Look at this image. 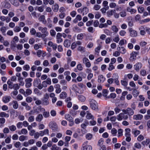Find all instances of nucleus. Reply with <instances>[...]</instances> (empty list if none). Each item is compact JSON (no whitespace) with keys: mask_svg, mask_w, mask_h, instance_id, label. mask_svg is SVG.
Segmentation results:
<instances>
[{"mask_svg":"<svg viewBox=\"0 0 150 150\" xmlns=\"http://www.w3.org/2000/svg\"><path fill=\"white\" fill-rule=\"evenodd\" d=\"M90 107L93 110H97L98 109V105L97 102L93 99H90L89 100Z\"/></svg>","mask_w":150,"mask_h":150,"instance_id":"nucleus-1","label":"nucleus"},{"mask_svg":"<svg viewBox=\"0 0 150 150\" xmlns=\"http://www.w3.org/2000/svg\"><path fill=\"white\" fill-rule=\"evenodd\" d=\"M49 96L47 93L45 94L42 99V104L45 105H47L49 104Z\"/></svg>","mask_w":150,"mask_h":150,"instance_id":"nucleus-2","label":"nucleus"},{"mask_svg":"<svg viewBox=\"0 0 150 150\" xmlns=\"http://www.w3.org/2000/svg\"><path fill=\"white\" fill-rule=\"evenodd\" d=\"M49 126L52 130L55 131H57V126L55 122L51 121L50 122L49 124Z\"/></svg>","mask_w":150,"mask_h":150,"instance_id":"nucleus-3","label":"nucleus"},{"mask_svg":"<svg viewBox=\"0 0 150 150\" xmlns=\"http://www.w3.org/2000/svg\"><path fill=\"white\" fill-rule=\"evenodd\" d=\"M32 81V79L31 78H27L25 79V86L26 88H30L31 86L32 83L31 82Z\"/></svg>","mask_w":150,"mask_h":150,"instance_id":"nucleus-4","label":"nucleus"},{"mask_svg":"<svg viewBox=\"0 0 150 150\" xmlns=\"http://www.w3.org/2000/svg\"><path fill=\"white\" fill-rule=\"evenodd\" d=\"M129 32L130 33V35L132 37H135L137 35V32L135 30H133L132 28H129Z\"/></svg>","mask_w":150,"mask_h":150,"instance_id":"nucleus-5","label":"nucleus"},{"mask_svg":"<svg viewBox=\"0 0 150 150\" xmlns=\"http://www.w3.org/2000/svg\"><path fill=\"white\" fill-rule=\"evenodd\" d=\"M117 50L120 53L125 54L126 52V49L123 47H118L117 48Z\"/></svg>","mask_w":150,"mask_h":150,"instance_id":"nucleus-6","label":"nucleus"},{"mask_svg":"<svg viewBox=\"0 0 150 150\" xmlns=\"http://www.w3.org/2000/svg\"><path fill=\"white\" fill-rule=\"evenodd\" d=\"M143 117V115L141 114H137L134 115L133 116V119L136 120H142Z\"/></svg>","mask_w":150,"mask_h":150,"instance_id":"nucleus-7","label":"nucleus"},{"mask_svg":"<svg viewBox=\"0 0 150 150\" xmlns=\"http://www.w3.org/2000/svg\"><path fill=\"white\" fill-rule=\"evenodd\" d=\"M11 97L10 96H4L2 98V101L4 103H8L11 100Z\"/></svg>","mask_w":150,"mask_h":150,"instance_id":"nucleus-8","label":"nucleus"},{"mask_svg":"<svg viewBox=\"0 0 150 150\" xmlns=\"http://www.w3.org/2000/svg\"><path fill=\"white\" fill-rule=\"evenodd\" d=\"M39 109L40 110H42L43 111H45V109L43 108H41L40 107L39 108ZM43 115L44 117L47 118L50 116V113L49 112L44 111L43 113Z\"/></svg>","mask_w":150,"mask_h":150,"instance_id":"nucleus-9","label":"nucleus"},{"mask_svg":"<svg viewBox=\"0 0 150 150\" xmlns=\"http://www.w3.org/2000/svg\"><path fill=\"white\" fill-rule=\"evenodd\" d=\"M142 66V64L140 62H138L134 65V67L135 70L138 71Z\"/></svg>","mask_w":150,"mask_h":150,"instance_id":"nucleus-10","label":"nucleus"},{"mask_svg":"<svg viewBox=\"0 0 150 150\" xmlns=\"http://www.w3.org/2000/svg\"><path fill=\"white\" fill-rule=\"evenodd\" d=\"M105 78L102 75H100L98 77V82L100 83H103L105 80Z\"/></svg>","mask_w":150,"mask_h":150,"instance_id":"nucleus-11","label":"nucleus"},{"mask_svg":"<svg viewBox=\"0 0 150 150\" xmlns=\"http://www.w3.org/2000/svg\"><path fill=\"white\" fill-rule=\"evenodd\" d=\"M61 33H57L56 35L57 41L58 43H61L62 41V39L61 38Z\"/></svg>","mask_w":150,"mask_h":150,"instance_id":"nucleus-12","label":"nucleus"},{"mask_svg":"<svg viewBox=\"0 0 150 150\" xmlns=\"http://www.w3.org/2000/svg\"><path fill=\"white\" fill-rule=\"evenodd\" d=\"M38 20L42 22L44 24H46L47 23V21L45 19V17L44 15L40 16L39 17Z\"/></svg>","mask_w":150,"mask_h":150,"instance_id":"nucleus-13","label":"nucleus"},{"mask_svg":"<svg viewBox=\"0 0 150 150\" xmlns=\"http://www.w3.org/2000/svg\"><path fill=\"white\" fill-rule=\"evenodd\" d=\"M139 54V52H132L131 55V58H132V60L133 61L135 59V58Z\"/></svg>","mask_w":150,"mask_h":150,"instance_id":"nucleus-14","label":"nucleus"},{"mask_svg":"<svg viewBox=\"0 0 150 150\" xmlns=\"http://www.w3.org/2000/svg\"><path fill=\"white\" fill-rule=\"evenodd\" d=\"M71 44V41L68 39L65 40L64 42V45L65 47H70Z\"/></svg>","mask_w":150,"mask_h":150,"instance_id":"nucleus-15","label":"nucleus"},{"mask_svg":"<svg viewBox=\"0 0 150 150\" xmlns=\"http://www.w3.org/2000/svg\"><path fill=\"white\" fill-rule=\"evenodd\" d=\"M54 87L56 89L55 92L57 93H59L61 91V89L60 86L59 84H57L55 85Z\"/></svg>","mask_w":150,"mask_h":150,"instance_id":"nucleus-16","label":"nucleus"},{"mask_svg":"<svg viewBox=\"0 0 150 150\" xmlns=\"http://www.w3.org/2000/svg\"><path fill=\"white\" fill-rule=\"evenodd\" d=\"M59 6L56 3L52 6V8L54 12H57L59 10Z\"/></svg>","mask_w":150,"mask_h":150,"instance_id":"nucleus-17","label":"nucleus"},{"mask_svg":"<svg viewBox=\"0 0 150 150\" xmlns=\"http://www.w3.org/2000/svg\"><path fill=\"white\" fill-rule=\"evenodd\" d=\"M82 19V17L80 15H78L76 16L75 18L73 20V22L74 23H76L78 22V21H80Z\"/></svg>","mask_w":150,"mask_h":150,"instance_id":"nucleus-18","label":"nucleus"},{"mask_svg":"<svg viewBox=\"0 0 150 150\" xmlns=\"http://www.w3.org/2000/svg\"><path fill=\"white\" fill-rule=\"evenodd\" d=\"M65 119L70 122H72L73 121V118L69 114H66L65 115Z\"/></svg>","mask_w":150,"mask_h":150,"instance_id":"nucleus-19","label":"nucleus"},{"mask_svg":"<svg viewBox=\"0 0 150 150\" xmlns=\"http://www.w3.org/2000/svg\"><path fill=\"white\" fill-rule=\"evenodd\" d=\"M116 12L115 10H111L108 11L107 12V15L108 17H110L112 16L113 14Z\"/></svg>","mask_w":150,"mask_h":150,"instance_id":"nucleus-20","label":"nucleus"},{"mask_svg":"<svg viewBox=\"0 0 150 150\" xmlns=\"http://www.w3.org/2000/svg\"><path fill=\"white\" fill-rule=\"evenodd\" d=\"M92 147L91 145H86L83 146L81 148V150H91Z\"/></svg>","mask_w":150,"mask_h":150,"instance_id":"nucleus-21","label":"nucleus"},{"mask_svg":"<svg viewBox=\"0 0 150 150\" xmlns=\"http://www.w3.org/2000/svg\"><path fill=\"white\" fill-rule=\"evenodd\" d=\"M127 21L129 26L132 27L133 25L132 18V17H129L128 18Z\"/></svg>","mask_w":150,"mask_h":150,"instance_id":"nucleus-22","label":"nucleus"},{"mask_svg":"<svg viewBox=\"0 0 150 150\" xmlns=\"http://www.w3.org/2000/svg\"><path fill=\"white\" fill-rule=\"evenodd\" d=\"M43 118L42 115L41 114H39L35 118V120L37 121L40 122Z\"/></svg>","mask_w":150,"mask_h":150,"instance_id":"nucleus-23","label":"nucleus"},{"mask_svg":"<svg viewBox=\"0 0 150 150\" xmlns=\"http://www.w3.org/2000/svg\"><path fill=\"white\" fill-rule=\"evenodd\" d=\"M47 29L46 27H44L43 28L42 30L41 31L42 33H43L42 34L45 35V36L46 37L49 34V33L47 31Z\"/></svg>","mask_w":150,"mask_h":150,"instance_id":"nucleus-24","label":"nucleus"},{"mask_svg":"<svg viewBox=\"0 0 150 150\" xmlns=\"http://www.w3.org/2000/svg\"><path fill=\"white\" fill-rule=\"evenodd\" d=\"M124 113H121L117 115V119L118 121H120L123 119Z\"/></svg>","mask_w":150,"mask_h":150,"instance_id":"nucleus-25","label":"nucleus"},{"mask_svg":"<svg viewBox=\"0 0 150 150\" xmlns=\"http://www.w3.org/2000/svg\"><path fill=\"white\" fill-rule=\"evenodd\" d=\"M133 90L132 94L134 97H137L139 94V91L137 90L136 89H132Z\"/></svg>","mask_w":150,"mask_h":150,"instance_id":"nucleus-26","label":"nucleus"},{"mask_svg":"<svg viewBox=\"0 0 150 150\" xmlns=\"http://www.w3.org/2000/svg\"><path fill=\"white\" fill-rule=\"evenodd\" d=\"M40 136H42L44 134H48L49 133V130L47 129H44L43 131H41L40 132Z\"/></svg>","mask_w":150,"mask_h":150,"instance_id":"nucleus-27","label":"nucleus"},{"mask_svg":"<svg viewBox=\"0 0 150 150\" xmlns=\"http://www.w3.org/2000/svg\"><path fill=\"white\" fill-rule=\"evenodd\" d=\"M67 96V93L65 92H62L59 95V97L61 99H64Z\"/></svg>","mask_w":150,"mask_h":150,"instance_id":"nucleus-28","label":"nucleus"},{"mask_svg":"<svg viewBox=\"0 0 150 150\" xmlns=\"http://www.w3.org/2000/svg\"><path fill=\"white\" fill-rule=\"evenodd\" d=\"M127 114L129 116L132 115L134 114L133 110L132 108H127Z\"/></svg>","mask_w":150,"mask_h":150,"instance_id":"nucleus-29","label":"nucleus"},{"mask_svg":"<svg viewBox=\"0 0 150 150\" xmlns=\"http://www.w3.org/2000/svg\"><path fill=\"white\" fill-rule=\"evenodd\" d=\"M86 113V118L88 119H94L93 116L92 115L91 113L89 112V111H87Z\"/></svg>","mask_w":150,"mask_h":150,"instance_id":"nucleus-30","label":"nucleus"},{"mask_svg":"<svg viewBox=\"0 0 150 150\" xmlns=\"http://www.w3.org/2000/svg\"><path fill=\"white\" fill-rule=\"evenodd\" d=\"M11 3L14 6H19V3L17 1V0H11Z\"/></svg>","mask_w":150,"mask_h":150,"instance_id":"nucleus-31","label":"nucleus"},{"mask_svg":"<svg viewBox=\"0 0 150 150\" xmlns=\"http://www.w3.org/2000/svg\"><path fill=\"white\" fill-rule=\"evenodd\" d=\"M111 29L115 33H117L118 31V28L115 25H113L111 26Z\"/></svg>","mask_w":150,"mask_h":150,"instance_id":"nucleus-32","label":"nucleus"},{"mask_svg":"<svg viewBox=\"0 0 150 150\" xmlns=\"http://www.w3.org/2000/svg\"><path fill=\"white\" fill-rule=\"evenodd\" d=\"M28 139V137L23 135H21L19 137V140L21 141H23Z\"/></svg>","mask_w":150,"mask_h":150,"instance_id":"nucleus-33","label":"nucleus"},{"mask_svg":"<svg viewBox=\"0 0 150 150\" xmlns=\"http://www.w3.org/2000/svg\"><path fill=\"white\" fill-rule=\"evenodd\" d=\"M32 91L30 89H27L25 91V97L30 95L32 93Z\"/></svg>","mask_w":150,"mask_h":150,"instance_id":"nucleus-34","label":"nucleus"},{"mask_svg":"<svg viewBox=\"0 0 150 150\" xmlns=\"http://www.w3.org/2000/svg\"><path fill=\"white\" fill-rule=\"evenodd\" d=\"M0 117L1 118H3L4 117L8 118L9 117V115L5 112H2L0 113Z\"/></svg>","mask_w":150,"mask_h":150,"instance_id":"nucleus-35","label":"nucleus"},{"mask_svg":"<svg viewBox=\"0 0 150 150\" xmlns=\"http://www.w3.org/2000/svg\"><path fill=\"white\" fill-rule=\"evenodd\" d=\"M127 10L128 12H130L132 14H133L135 13L137 11L136 10L134 9H131L129 7H127Z\"/></svg>","mask_w":150,"mask_h":150,"instance_id":"nucleus-36","label":"nucleus"},{"mask_svg":"<svg viewBox=\"0 0 150 150\" xmlns=\"http://www.w3.org/2000/svg\"><path fill=\"white\" fill-rule=\"evenodd\" d=\"M45 35L41 33L40 32H38L36 33V36L38 38H44L46 37L45 36Z\"/></svg>","mask_w":150,"mask_h":150,"instance_id":"nucleus-37","label":"nucleus"},{"mask_svg":"<svg viewBox=\"0 0 150 150\" xmlns=\"http://www.w3.org/2000/svg\"><path fill=\"white\" fill-rule=\"evenodd\" d=\"M88 12V8L86 7L82 8V13L83 15L87 14Z\"/></svg>","mask_w":150,"mask_h":150,"instance_id":"nucleus-38","label":"nucleus"},{"mask_svg":"<svg viewBox=\"0 0 150 150\" xmlns=\"http://www.w3.org/2000/svg\"><path fill=\"white\" fill-rule=\"evenodd\" d=\"M28 133V131L27 130L25 129H22L21 130V132H18V134H26Z\"/></svg>","mask_w":150,"mask_h":150,"instance_id":"nucleus-39","label":"nucleus"},{"mask_svg":"<svg viewBox=\"0 0 150 150\" xmlns=\"http://www.w3.org/2000/svg\"><path fill=\"white\" fill-rule=\"evenodd\" d=\"M13 108L15 109H17L18 107L17 102L16 100H13Z\"/></svg>","mask_w":150,"mask_h":150,"instance_id":"nucleus-40","label":"nucleus"},{"mask_svg":"<svg viewBox=\"0 0 150 150\" xmlns=\"http://www.w3.org/2000/svg\"><path fill=\"white\" fill-rule=\"evenodd\" d=\"M79 99L81 102H84L86 100V98L83 96L80 95L79 96Z\"/></svg>","mask_w":150,"mask_h":150,"instance_id":"nucleus-41","label":"nucleus"},{"mask_svg":"<svg viewBox=\"0 0 150 150\" xmlns=\"http://www.w3.org/2000/svg\"><path fill=\"white\" fill-rule=\"evenodd\" d=\"M150 142V139H146V140L143 141L142 142V144L144 146L145 145H147Z\"/></svg>","mask_w":150,"mask_h":150,"instance_id":"nucleus-42","label":"nucleus"},{"mask_svg":"<svg viewBox=\"0 0 150 150\" xmlns=\"http://www.w3.org/2000/svg\"><path fill=\"white\" fill-rule=\"evenodd\" d=\"M125 136H130V129L129 128H126L125 130Z\"/></svg>","mask_w":150,"mask_h":150,"instance_id":"nucleus-43","label":"nucleus"},{"mask_svg":"<svg viewBox=\"0 0 150 150\" xmlns=\"http://www.w3.org/2000/svg\"><path fill=\"white\" fill-rule=\"evenodd\" d=\"M9 130L11 131H14L16 129V126L14 125H12L9 126Z\"/></svg>","mask_w":150,"mask_h":150,"instance_id":"nucleus-44","label":"nucleus"},{"mask_svg":"<svg viewBox=\"0 0 150 150\" xmlns=\"http://www.w3.org/2000/svg\"><path fill=\"white\" fill-rule=\"evenodd\" d=\"M44 53L43 51H42L40 50H38L37 52V55L39 57H40L41 55L43 56Z\"/></svg>","mask_w":150,"mask_h":150,"instance_id":"nucleus-45","label":"nucleus"},{"mask_svg":"<svg viewBox=\"0 0 150 150\" xmlns=\"http://www.w3.org/2000/svg\"><path fill=\"white\" fill-rule=\"evenodd\" d=\"M111 133L113 136H115L117 133V130L115 128H113L111 130Z\"/></svg>","mask_w":150,"mask_h":150,"instance_id":"nucleus-46","label":"nucleus"},{"mask_svg":"<svg viewBox=\"0 0 150 150\" xmlns=\"http://www.w3.org/2000/svg\"><path fill=\"white\" fill-rule=\"evenodd\" d=\"M6 28L5 27L3 26L0 28V30L4 35H5V33L6 31Z\"/></svg>","mask_w":150,"mask_h":150,"instance_id":"nucleus-47","label":"nucleus"},{"mask_svg":"<svg viewBox=\"0 0 150 150\" xmlns=\"http://www.w3.org/2000/svg\"><path fill=\"white\" fill-rule=\"evenodd\" d=\"M77 50L78 51L82 52H84L85 50V48L81 46H79L77 48Z\"/></svg>","mask_w":150,"mask_h":150,"instance_id":"nucleus-48","label":"nucleus"},{"mask_svg":"<svg viewBox=\"0 0 150 150\" xmlns=\"http://www.w3.org/2000/svg\"><path fill=\"white\" fill-rule=\"evenodd\" d=\"M101 6L98 4L95 5L93 7V9L96 11L99 10Z\"/></svg>","mask_w":150,"mask_h":150,"instance_id":"nucleus-49","label":"nucleus"},{"mask_svg":"<svg viewBox=\"0 0 150 150\" xmlns=\"http://www.w3.org/2000/svg\"><path fill=\"white\" fill-rule=\"evenodd\" d=\"M21 30V28L20 27L18 26H16L13 29L14 31L15 32H18L20 31Z\"/></svg>","mask_w":150,"mask_h":150,"instance_id":"nucleus-50","label":"nucleus"},{"mask_svg":"<svg viewBox=\"0 0 150 150\" xmlns=\"http://www.w3.org/2000/svg\"><path fill=\"white\" fill-rule=\"evenodd\" d=\"M109 8V6H107V7H104L100 9V11L103 13H105L106 12L107 10H108Z\"/></svg>","mask_w":150,"mask_h":150,"instance_id":"nucleus-51","label":"nucleus"},{"mask_svg":"<svg viewBox=\"0 0 150 150\" xmlns=\"http://www.w3.org/2000/svg\"><path fill=\"white\" fill-rule=\"evenodd\" d=\"M144 10V8L142 7L139 6L138 8V11L140 13H142Z\"/></svg>","mask_w":150,"mask_h":150,"instance_id":"nucleus-52","label":"nucleus"},{"mask_svg":"<svg viewBox=\"0 0 150 150\" xmlns=\"http://www.w3.org/2000/svg\"><path fill=\"white\" fill-rule=\"evenodd\" d=\"M120 15L121 17H124L126 16L127 13L125 11H123L120 12Z\"/></svg>","mask_w":150,"mask_h":150,"instance_id":"nucleus-53","label":"nucleus"},{"mask_svg":"<svg viewBox=\"0 0 150 150\" xmlns=\"http://www.w3.org/2000/svg\"><path fill=\"white\" fill-rule=\"evenodd\" d=\"M92 134L90 133H88L86 134V138L88 140H90L92 138Z\"/></svg>","mask_w":150,"mask_h":150,"instance_id":"nucleus-54","label":"nucleus"},{"mask_svg":"<svg viewBox=\"0 0 150 150\" xmlns=\"http://www.w3.org/2000/svg\"><path fill=\"white\" fill-rule=\"evenodd\" d=\"M127 41L126 40L122 39L119 42V44L120 46L123 45L125 43H126Z\"/></svg>","mask_w":150,"mask_h":150,"instance_id":"nucleus-55","label":"nucleus"},{"mask_svg":"<svg viewBox=\"0 0 150 150\" xmlns=\"http://www.w3.org/2000/svg\"><path fill=\"white\" fill-rule=\"evenodd\" d=\"M35 119L34 117L33 116H30L28 118V121L29 122H33Z\"/></svg>","mask_w":150,"mask_h":150,"instance_id":"nucleus-56","label":"nucleus"},{"mask_svg":"<svg viewBox=\"0 0 150 150\" xmlns=\"http://www.w3.org/2000/svg\"><path fill=\"white\" fill-rule=\"evenodd\" d=\"M115 67L113 64L110 63L109 64V67L108 69L109 71H111L113 69H114Z\"/></svg>","mask_w":150,"mask_h":150,"instance_id":"nucleus-57","label":"nucleus"},{"mask_svg":"<svg viewBox=\"0 0 150 150\" xmlns=\"http://www.w3.org/2000/svg\"><path fill=\"white\" fill-rule=\"evenodd\" d=\"M34 92L37 95H41V93L40 92V91L37 88H35L34 89Z\"/></svg>","mask_w":150,"mask_h":150,"instance_id":"nucleus-58","label":"nucleus"},{"mask_svg":"<svg viewBox=\"0 0 150 150\" xmlns=\"http://www.w3.org/2000/svg\"><path fill=\"white\" fill-rule=\"evenodd\" d=\"M25 100L27 102L30 103L32 101L33 98L30 96H29L26 98Z\"/></svg>","mask_w":150,"mask_h":150,"instance_id":"nucleus-59","label":"nucleus"},{"mask_svg":"<svg viewBox=\"0 0 150 150\" xmlns=\"http://www.w3.org/2000/svg\"><path fill=\"white\" fill-rule=\"evenodd\" d=\"M3 132L4 134H7L9 132L10 130L8 128L6 127L3 129Z\"/></svg>","mask_w":150,"mask_h":150,"instance_id":"nucleus-60","label":"nucleus"},{"mask_svg":"<svg viewBox=\"0 0 150 150\" xmlns=\"http://www.w3.org/2000/svg\"><path fill=\"white\" fill-rule=\"evenodd\" d=\"M23 68L24 70H26L27 71H28L30 69V66H29V65H28V64H26V65H25L23 67Z\"/></svg>","mask_w":150,"mask_h":150,"instance_id":"nucleus-61","label":"nucleus"},{"mask_svg":"<svg viewBox=\"0 0 150 150\" xmlns=\"http://www.w3.org/2000/svg\"><path fill=\"white\" fill-rule=\"evenodd\" d=\"M108 26V25L106 23H101L99 25V27L100 28H106Z\"/></svg>","mask_w":150,"mask_h":150,"instance_id":"nucleus-62","label":"nucleus"},{"mask_svg":"<svg viewBox=\"0 0 150 150\" xmlns=\"http://www.w3.org/2000/svg\"><path fill=\"white\" fill-rule=\"evenodd\" d=\"M83 34L82 33H80L77 35V38L78 40H82L83 38Z\"/></svg>","mask_w":150,"mask_h":150,"instance_id":"nucleus-63","label":"nucleus"},{"mask_svg":"<svg viewBox=\"0 0 150 150\" xmlns=\"http://www.w3.org/2000/svg\"><path fill=\"white\" fill-rule=\"evenodd\" d=\"M88 122H85V123L82 124L81 125V127L83 129H85L87 125H88Z\"/></svg>","mask_w":150,"mask_h":150,"instance_id":"nucleus-64","label":"nucleus"}]
</instances>
